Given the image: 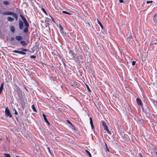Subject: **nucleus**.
<instances>
[{
	"label": "nucleus",
	"mask_w": 157,
	"mask_h": 157,
	"mask_svg": "<svg viewBox=\"0 0 157 157\" xmlns=\"http://www.w3.org/2000/svg\"><path fill=\"white\" fill-rule=\"evenodd\" d=\"M71 127L72 129L74 130H76V128H75V126L73 125L72 124H71Z\"/></svg>",
	"instance_id": "412c9836"
},
{
	"label": "nucleus",
	"mask_w": 157,
	"mask_h": 157,
	"mask_svg": "<svg viewBox=\"0 0 157 157\" xmlns=\"http://www.w3.org/2000/svg\"><path fill=\"white\" fill-rule=\"evenodd\" d=\"M67 121L68 123L69 124H70L71 125L72 124V123H71V122L69 120H67Z\"/></svg>",
	"instance_id": "f704fd0d"
},
{
	"label": "nucleus",
	"mask_w": 157,
	"mask_h": 157,
	"mask_svg": "<svg viewBox=\"0 0 157 157\" xmlns=\"http://www.w3.org/2000/svg\"><path fill=\"white\" fill-rule=\"evenodd\" d=\"M5 113L6 116L10 117H11L12 116L11 114L10 111L8 108L7 107L6 108L5 110Z\"/></svg>",
	"instance_id": "f03ea898"
},
{
	"label": "nucleus",
	"mask_w": 157,
	"mask_h": 157,
	"mask_svg": "<svg viewBox=\"0 0 157 157\" xmlns=\"http://www.w3.org/2000/svg\"><path fill=\"white\" fill-rule=\"evenodd\" d=\"M90 124H93V121H92V118L91 117H90Z\"/></svg>",
	"instance_id": "bb28decb"
},
{
	"label": "nucleus",
	"mask_w": 157,
	"mask_h": 157,
	"mask_svg": "<svg viewBox=\"0 0 157 157\" xmlns=\"http://www.w3.org/2000/svg\"><path fill=\"white\" fill-rule=\"evenodd\" d=\"M16 119L17 120V121H18V118H16Z\"/></svg>",
	"instance_id": "c03bdc74"
},
{
	"label": "nucleus",
	"mask_w": 157,
	"mask_h": 157,
	"mask_svg": "<svg viewBox=\"0 0 157 157\" xmlns=\"http://www.w3.org/2000/svg\"><path fill=\"white\" fill-rule=\"evenodd\" d=\"M15 88L16 89V92L18 93L19 92L20 90V89L19 87L18 86L16 85Z\"/></svg>",
	"instance_id": "2eb2a0df"
},
{
	"label": "nucleus",
	"mask_w": 157,
	"mask_h": 157,
	"mask_svg": "<svg viewBox=\"0 0 157 157\" xmlns=\"http://www.w3.org/2000/svg\"><path fill=\"white\" fill-rule=\"evenodd\" d=\"M63 64H64V66H65L66 64H65V63L64 62H63Z\"/></svg>",
	"instance_id": "a18cd8bd"
},
{
	"label": "nucleus",
	"mask_w": 157,
	"mask_h": 157,
	"mask_svg": "<svg viewBox=\"0 0 157 157\" xmlns=\"http://www.w3.org/2000/svg\"><path fill=\"white\" fill-rule=\"evenodd\" d=\"M136 63V61H133L132 62V65L133 66H134V65Z\"/></svg>",
	"instance_id": "473e14b6"
},
{
	"label": "nucleus",
	"mask_w": 157,
	"mask_h": 157,
	"mask_svg": "<svg viewBox=\"0 0 157 157\" xmlns=\"http://www.w3.org/2000/svg\"><path fill=\"white\" fill-rule=\"evenodd\" d=\"M4 157H11L9 154L4 153Z\"/></svg>",
	"instance_id": "a211bd4d"
},
{
	"label": "nucleus",
	"mask_w": 157,
	"mask_h": 157,
	"mask_svg": "<svg viewBox=\"0 0 157 157\" xmlns=\"http://www.w3.org/2000/svg\"><path fill=\"white\" fill-rule=\"evenodd\" d=\"M29 40H28L27 41V42H28V43H29Z\"/></svg>",
	"instance_id": "49530a36"
},
{
	"label": "nucleus",
	"mask_w": 157,
	"mask_h": 157,
	"mask_svg": "<svg viewBox=\"0 0 157 157\" xmlns=\"http://www.w3.org/2000/svg\"><path fill=\"white\" fill-rule=\"evenodd\" d=\"M11 31L13 33L15 32V28L13 26H10Z\"/></svg>",
	"instance_id": "4468645a"
},
{
	"label": "nucleus",
	"mask_w": 157,
	"mask_h": 157,
	"mask_svg": "<svg viewBox=\"0 0 157 157\" xmlns=\"http://www.w3.org/2000/svg\"><path fill=\"white\" fill-rule=\"evenodd\" d=\"M97 21H98V23L99 25L100 26L101 28L102 29H103V26H102V25L101 24V23L98 20V19H97Z\"/></svg>",
	"instance_id": "dca6fc26"
},
{
	"label": "nucleus",
	"mask_w": 157,
	"mask_h": 157,
	"mask_svg": "<svg viewBox=\"0 0 157 157\" xmlns=\"http://www.w3.org/2000/svg\"><path fill=\"white\" fill-rule=\"evenodd\" d=\"M3 3L6 5H8L9 4V3L8 1H5L3 2Z\"/></svg>",
	"instance_id": "a878e982"
},
{
	"label": "nucleus",
	"mask_w": 157,
	"mask_h": 157,
	"mask_svg": "<svg viewBox=\"0 0 157 157\" xmlns=\"http://www.w3.org/2000/svg\"><path fill=\"white\" fill-rule=\"evenodd\" d=\"M20 49L22 51V52H26L28 51V50L27 49H24L23 48H21Z\"/></svg>",
	"instance_id": "4be33fe9"
},
{
	"label": "nucleus",
	"mask_w": 157,
	"mask_h": 157,
	"mask_svg": "<svg viewBox=\"0 0 157 157\" xmlns=\"http://www.w3.org/2000/svg\"><path fill=\"white\" fill-rule=\"evenodd\" d=\"M153 1H147L146 2L147 4H148L149 3H152Z\"/></svg>",
	"instance_id": "72a5a7b5"
},
{
	"label": "nucleus",
	"mask_w": 157,
	"mask_h": 157,
	"mask_svg": "<svg viewBox=\"0 0 157 157\" xmlns=\"http://www.w3.org/2000/svg\"><path fill=\"white\" fill-rule=\"evenodd\" d=\"M14 13L10 11H7L5 12H2V14L4 15H13Z\"/></svg>",
	"instance_id": "7ed1b4c3"
},
{
	"label": "nucleus",
	"mask_w": 157,
	"mask_h": 157,
	"mask_svg": "<svg viewBox=\"0 0 157 157\" xmlns=\"http://www.w3.org/2000/svg\"><path fill=\"white\" fill-rule=\"evenodd\" d=\"M31 58L35 59L36 58V56H30Z\"/></svg>",
	"instance_id": "7c9ffc66"
},
{
	"label": "nucleus",
	"mask_w": 157,
	"mask_h": 157,
	"mask_svg": "<svg viewBox=\"0 0 157 157\" xmlns=\"http://www.w3.org/2000/svg\"><path fill=\"white\" fill-rule=\"evenodd\" d=\"M90 125H91V127L92 128V129L94 128V126L93 124H91Z\"/></svg>",
	"instance_id": "ea45409f"
},
{
	"label": "nucleus",
	"mask_w": 157,
	"mask_h": 157,
	"mask_svg": "<svg viewBox=\"0 0 157 157\" xmlns=\"http://www.w3.org/2000/svg\"><path fill=\"white\" fill-rule=\"evenodd\" d=\"M119 2L120 3H121L124 2V1L123 0H119Z\"/></svg>",
	"instance_id": "e433bc0d"
},
{
	"label": "nucleus",
	"mask_w": 157,
	"mask_h": 157,
	"mask_svg": "<svg viewBox=\"0 0 157 157\" xmlns=\"http://www.w3.org/2000/svg\"><path fill=\"white\" fill-rule=\"evenodd\" d=\"M19 28L20 30H22L23 28V22L21 21L20 20L19 22Z\"/></svg>",
	"instance_id": "20e7f679"
},
{
	"label": "nucleus",
	"mask_w": 157,
	"mask_h": 157,
	"mask_svg": "<svg viewBox=\"0 0 157 157\" xmlns=\"http://www.w3.org/2000/svg\"><path fill=\"white\" fill-rule=\"evenodd\" d=\"M107 150L109 151V150L108 149H107Z\"/></svg>",
	"instance_id": "09e8293b"
},
{
	"label": "nucleus",
	"mask_w": 157,
	"mask_h": 157,
	"mask_svg": "<svg viewBox=\"0 0 157 157\" xmlns=\"http://www.w3.org/2000/svg\"><path fill=\"white\" fill-rule=\"evenodd\" d=\"M23 38L21 36H16L15 37L16 39L18 41H21Z\"/></svg>",
	"instance_id": "9d476101"
},
{
	"label": "nucleus",
	"mask_w": 157,
	"mask_h": 157,
	"mask_svg": "<svg viewBox=\"0 0 157 157\" xmlns=\"http://www.w3.org/2000/svg\"><path fill=\"white\" fill-rule=\"evenodd\" d=\"M86 86L87 88V90H88L89 91L91 92V90H90L89 86L87 85H86Z\"/></svg>",
	"instance_id": "2f4dec72"
},
{
	"label": "nucleus",
	"mask_w": 157,
	"mask_h": 157,
	"mask_svg": "<svg viewBox=\"0 0 157 157\" xmlns=\"http://www.w3.org/2000/svg\"><path fill=\"white\" fill-rule=\"evenodd\" d=\"M50 16V17H51V18H52V21H53L54 23H55V21H54V19L52 18V17H51V16Z\"/></svg>",
	"instance_id": "a19ab883"
},
{
	"label": "nucleus",
	"mask_w": 157,
	"mask_h": 157,
	"mask_svg": "<svg viewBox=\"0 0 157 157\" xmlns=\"http://www.w3.org/2000/svg\"><path fill=\"white\" fill-rule=\"evenodd\" d=\"M62 12L63 13L67 14H71V13H69V12H66V11H63Z\"/></svg>",
	"instance_id": "c85d7f7f"
},
{
	"label": "nucleus",
	"mask_w": 157,
	"mask_h": 157,
	"mask_svg": "<svg viewBox=\"0 0 157 157\" xmlns=\"http://www.w3.org/2000/svg\"><path fill=\"white\" fill-rule=\"evenodd\" d=\"M4 83L2 82L0 86V94H1L2 90L3 89Z\"/></svg>",
	"instance_id": "f8f14e48"
},
{
	"label": "nucleus",
	"mask_w": 157,
	"mask_h": 157,
	"mask_svg": "<svg viewBox=\"0 0 157 157\" xmlns=\"http://www.w3.org/2000/svg\"><path fill=\"white\" fill-rule=\"evenodd\" d=\"M139 155H140V156H139V157H143V156H142V155L140 153L139 154Z\"/></svg>",
	"instance_id": "79ce46f5"
},
{
	"label": "nucleus",
	"mask_w": 157,
	"mask_h": 157,
	"mask_svg": "<svg viewBox=\"0 0 157 157\" xmlns=\"http://www.w3.org/2000/svg\"><path fill=\"white\" fill-rule=\"evenodd\" d=\"M7 20L8 21L12 22L13 21L14 19V18L10 17L7 18Z\"/></svg>",
	"instance_id": "ddd939ff"
},
{
	"label": "nucleus",
	"mask_w": 157,
	"mask_h": 157,
	"mask_svg": "<svg viewBox=\"0 0 157 157\" xmlns=\"http://www.w3.org/2000/svg\"><path fill=\"white\" fill-rule=\"evenodd\" d=\"M43 116L44 119L45 121V122L48 124V125H50V124L49 122H48V121L47 118L46 117V115L45 114L43 113Z\"/></svg>",
	"instance_id": "423d86ee"
},
{
	"label": "nucleus",
	"mask_w": 157,
	"mask_h": 157,
	"mask_svg": "<svg viewBox=\"0 0 157 157\" xmlns=\"http://www.w3.org/2000/svg\"><path fill=\"white\" fill-rule=\"evenodd\" d=\"M1 12V11H0V12Z\"/></svg>",
	"instance_id": "8fccbe9b"
},
{
	"label": "nucleus",
	"mask_w": 157,
	"mask_h": 157,
	"mask_svg": "<svg viewBox=\"0 0 157 157\" xmlns=\"http://www.w3.org/2000/svg\"><path fill=\"white\" fill-rule=\"evenodd\" d=\"M48 150L49 152V153L51 154H52L51 152L50 151V149H49V147H48Z\"/></svg>",
	"instance_id": "c9c22d12"
},
{
	"label": "nucleus",
	"mask_w": 157,
	"mask_h": 157,
	"mask_svg": "<svg viewBox=\"0 0 157 157\" xmlns=\"http://www.w3.org/2000/svg\"><path fill=\"white\" fill-rule=\"evenodd\" d=\"M15 110V113H14L16 114V115H17L18 114V113L16 111V109H14Z\"/></svg>",
	"instance_id": "58836bf2"
},
{
	"label": "nucleus",
	"mask_w": 157,
	"mask_h": 157,
	"mask_svg": "<svg viewBox=\"0 0 157 157\" xmlns=\"http://www.w3.org/2000/svg\"><path fill=\"white\" fill-rule=\"evenodd\" d=\"M13 17H14L16 20H17L18 18V16L17 14L16 13H14V14L13 15Z\"/></svg>",
	"instance_id": "f3484780"
},
{
	"label": "nucleus",
	"mask_w": 157,
	"mask_h": 157,
	"mask_svg": "<svg viewBox=\"0 0 157 157\" xmlns=\"http://www.w3.org/2000/svg\"><path fill=\"white\" fill-rule=\"evenodd\" d=\"M59 27L61 29H63V28H62V26L61 25H60L59 26Z\"/></svg>",
	"instance_id": "37998d69"
},
{
	"label": "nucleus",
	"mask_w": 157,
	"mask_h": 157,
	"mask_svg": "<svg viewBox=\"0 0 157 157\" xmlns=\"http://www.w3.org/2000/svg\"><path fill=\"white\" fill-rule=\"evenodd\" d=\"M20 16L22 19L25 24V28L23 29V32L24 33H26L28 32L29 31L28 28L29 27V24L26 18L22 15L21 14Z\"/></svg>",
	"instance_id": "f257e3e1"
},
{
	"label": "nucleus",
	"mask_w": 157,
	"mask_h": 157,
	"mask_svg": "<svg viewBox=\"0 0 157 157\" xmlns=\"http://www.w3.org/2000/svg\"><path fill=\"white\" fill-rule=\"evenodd\" d=\"M32 108L33 110V111H34L36 112V109L34 105H32Z\"/></svg>",
	"instance_id": "aec40b11"
},
{
	"label": "nucleus",
	"mask_w": 157,
	"mask_h": 157,
	"mask_svg": "<svg viewBox=\"0 0 157 157\" xmlns=\"http://www.w3.org/2000/svg\"><path fill=\"white\" fill-rule=\"evenodd\" d=\"M105 130L108 133L110 134H111V132L109 131L108 128H106V129H105Z\"/></svg>",
	"instance_id": "b1692460"
},
{
	"label": "nucleus",
	"mask_w": 157,
	"mask_h": 157,
	"mask_svg": "<svg viewBox=\"0 0 157 157\" xmlns=\"http://www.w3.org/2000/svg\"><path fill=\"white\" fill-rule=\"evenodd\" d=\"M20 51H18L14 50V51H13L12 52H13V53H18V54H20Z\"/></svg>",
	"instance_id": "5701e85b"
},
{
	"label": "nucleus",
	"mask_w": 157,
	"mask_h": 157,
	"mask_svg": "<svg viewBox=\"0 0 157 157\" xmlns=\"http://www.w3.org/2000/svg\"><path fill=\"white\" fill-rule=\"evenodd\" d=\"M153 20L154 22L157 23V14L155 13L153 17Z\"/></svg>",
	"instance_id": "6e6552de"
},
{
	"label": "nucleus",
	"mask_w": 157,
	"mask_h": 157,
	"mask_svg": "<svg viewBox=\"0 0 157 157\" xmlns=\"http://www.w3.org/2000/svg\"><path fill=\"white\" fill-rule=\"evenodd\" d=\"M42 11L46 14H47V13L45 11V10L44 8H42L41 9Z\"/></svg>",
	"instance_id": "cd10ccee"
},
{
	"label": "nucleus",
	"mask_w": 157,
	"mask_h": 157,
	"mask_svg": "<svg viewBox=\"0 0 157 157\" xmlns=\"http://www.w3.org/2000/svg\"><path fill=\"white\" fill-rule=\"evenodd\" d=\"M20 43L24 47L27 46L28 44L27 43L24 41H21Z\"/></svg>",
	"instance_id": "9b49d317"
},
{
	"label": "nucleus",
	"mask_w": 157,
	"mask_h": 157,
	"mask_svg": "<svg viewBox=\"0 0 157 157\" xmlns=\"http://www.w3.org/2000/svg\"><path fill=\"white\" fill-rule=\"evenodd\" d=\"M69 53L71 55V57L72 59H73L75 57V54L71 50H70Z\"/></svg>",
	"instance_id": "0eeeda50"
},
{
	"label": "nucleus",
	"mask_w": 157,
	"mask_h": 157,
	"mask_svg": "<svg viewBox=\"0 0 157 157\" xmlns=\"http://www.w3.org/2000/svg\"><path fill=\"white\" fill-rule=\"evenodd\" d=\"M85 23H86V26L87 27H88V28H89L90 27V24L89 23H88V22H87V23L85 22Z\"/></svg>",
	"instance_id": "393cba45"
},
{
	"label": "nucleus",
	"mask_w": 157,
	"mask_h": 157,
	"mask_svg": "<svg viewBox=\"0 0 157 157\" xmlns=\"http://www.w3.org/2000/svg\"><path fill=\"white\" fill-rule=\"evenodd\" d=\"M156 44V43H155L153 44Z\"/></svg>",
	"instance_id": "de8ad7c7"
},
{
	"label": "nucleus",
	"mask_w": 157,
	"mask_h": 157,
	"mask_svg": "<svg viewBox=\"0 0 157 157\" xmlns=\"http://www.w3.org/2000/svg\"><path fill=\"white\" fill-rule=\"evenodd\" d=\"M20 54H21L23 55H25L26 54V53L25 52H22V51H20Z\"/></svg>",
	"instance_id": "c756f323"
},
{
	"label": "nucleus",
	"mask_w": 157,
	"mask_h": 157,
	"mask_svg": "<svg viewBox=\"0 0 157 157\" xmlns=\"http://www.w3.org/2000/svg\"><path fill=\"white\" fill-rule=\"evenodd\" d=\"M136 102L137 104L140 106L143 105V104L142 103L141 100L139 98H137L136 99Z\"/></svg>",
	"instance_id": "39448f33"
},
{
	"label": "nucleus",
	"mask_w": 157,
	"mask_h": 157,
	"mask_svg": "<svg viewBox=\"0 0 157 157\" xmlns=\"http://www.w3.org/2000/svg\"><path fill=\"white\" fill-rule=\"evenodd\" d=\"M101 122L102 123V126H103V127H104V129L105 130V129H106V128H108L107 126V125H106V123H105V122L104 121H102Z\"/></svg>",
	"instance_id": "1a4fd4ad"
},
{
	"label": "nucleus",
	"mask_w": 157,
	"mask_h": 157,
	"mask_svg": "<svg viewBox=\"0 0 157 157\" xmlns=\"http://www.w3.org/2000/svg\"><path fill=\"white\" fill-rule=\"evenodd\" d=\"M14 39L13 37H11L10 39L11 41H13L14 40Z\"/></svg>",
	"instance_id": "4c0bfd02"
},
{
	"label": "nucleus",
	"mask_w": 157,
	"mask_h": 157,
	"mask_svg": "<svg viewBox=\"0 0 157 157\" xmlns=\"http://www.w3.org/2000/svg\"><path fill=\"white\" fill-rule=\"evenodd\" d=\"M87 154L90 157H92L90 153L87 150H85Z\"/></svg>",
	"instance_id": "6ab92c4d"
}]
</instances>
